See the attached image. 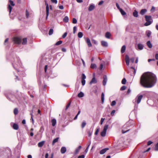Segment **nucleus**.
<instances>
[{"mask_svg": "<svg viewBox=\"0 0 158 158\" xmlns=\"http://www.w3.org/2000/svg\"><path fill=\"white\" fill-rule=\"evenodd\" d=\"M157 80L156 77L154 74L151 73H145L141 77L140 84L144 87L151 88L155 85Z\"/></svg>", "mask_w": 158, "mask_h": 158, "instance_id": "nucleus-1", "label": "nucleus"}, {"mask_svg": "<svg viewBox=\"0 0 158 158\" xmlns=\"http://www.w3.org/2000/svg\"><path fill=\"white\" fill-rule=\"evenodd\" d=\"M145 18L146 22L145 23L144 25L148 26L150 25L152 22L151 16H150L145 15Z\"/></svg>", "mask_w": 158, "mask_h": 158, "instance_id": "nucleus-2", "label": "nucleus"}, {"mask_svg": "<svg viewBox=\"0 0 158 158\" xmlns=\"http://www.w3.org/2000/svg\"><path fill=\"white\" fill-rule=\"evenodd\" d=\"M16 60L12 64L13 67L15 69L20 65V61L19 58H17Z\"/></svg>", "mask_w": 158, "mask_h": 158, "instance_id": "nucleus-3", "label": "nucleus"}, {"mask_svg": "<svg viewBox=\"0 0 158 158\" xmlns=\"http://www.w3.org/2000/svg\"><path fill=\"white\" fill-rule=\"evenodd\" d=\"M109 125H106L104 128L103 131L101 132V135L102 137L105 136L106 132V131L108 128Z\"/></svg>", "mask_w": 158, "mask_h": 158, "instance_id": "nucleus-4", "label": "nucleus"}, {"mask_svg": "<svg viewBox=\"0 0 158 158\" xmlns=\"http://www.w3.org/2000/svg\"><path fill=\"white\" fill-rule=\"evenodd\" d=\"M143 97V95L138 94L135 99V102H136L137 104L140 103Z\"/></svg>", "mask_w": 158, "mask_h": 158, "instance_id": "nucleus-5", "label": "nucleus"}, {"mask_svg": "<svg viewBox=\"0 0 158 158\" xmlns=\"http://www.w3.org/2000/svg\"><path fill=\"white\" fill-rule=\"evenodd\" d=\"M9 2H10V4H9L8 8L9 9V13H10L11 12L12 9V8L11 6H10V5L13 6H15V4L11 0H9Z\"/></svg>", "mask_w": 158, "mask_h": 158, "instance_id": "nucleus-6", "label": "nucleus"}, {"mask_svg": "<svg viewBox=\"0 0 158 158\" xmlns=\"http://www.w3.org/2000/svg\"><path fill=\"white\" fill-rule=\"evenodd\" d=\"M13 41L15 44H19L21 42V39L19 37H15Z\"/></svg>", "mask_w": 158, "mask_h": 158, "instance_id": "nucleus-7", "label": "nucleus"}, {"mask_svg": "<svg viewBox=\"0 0 158 158\" xmlns=\"http://www.w3.org/2000/svg\"><path fill=\"white\" fill-rule=\"evenodd\" d=\"M93 77L91 81H90L89 84H95L97 82V81L95 77V74L94 73L93 74Z\"/></svg>", "mask_w": 158, "mask_h": 158, "instance_id": "nucleus-8", "label": "nucleus"}, {"mask_svg": "<svg viewBox=\"0 0 158 158\" xmlns=\"http://www.w3.org/2000/svg\"><path fill=\"white\" fill-rule=\"evenodd\" d=\"M45 5H46V19H47L48 16L49 15V6H48V3H47L46 2L45 3Z\"/></svg>", "mask_w": 158, "mask_h": 158, "instance_id": "nucleus-9", "label": "nucleus"}, {"mask_svg": "<svg viewBox=\"0 0 158 158\" xmlns=\"http://www.w3.org/2000/svg\"><path fill=\"white\" fill-rule=\"evenodd\" d=\"M86 41L87 44L88 46L89 47L92 46V44L91 43L90 39L88 38H86Z\"/></svg>", "mask_w": 158, "mask_h": 158, "instance_id": "nucleus-10", "label": "nucleus"}, {"mask_svg": "<svg viewBox=\"0 0 158 158\" xmlns=\"http://www.w3.org/2000/svg\"><path fill=\"white\" fill-rule=\"evenodd\" d=\"M107 81V79L106 76V75L104 76L103 81V85L105 86L106 85Z\"/></svg>", "mask_w": 158, "mask_h": 158, "instance_id": "nucleus-11", "label": "nucleus"}, {"mask_svg": "<svg viewBox=\"0 0 158 158\" xmlns=\"http://www.w3.org/2000/svg\"><path fill=\"white\" fill-rule=\"evenodd\" d=\"M125 61L127 65H129V58L127 55L125 56Z\"/></svg>", "mask_w": 158, "mask_h": 158, "instance_id": "nucleus-12", "label": "nucleus"}, {"mask_svg": "<svg viewBox=\"0 0 158 158\" xmlns=\"http://www.w3.org/2000/svg\"><path fill=\"white\" fill-rule=\"evenodd\" d=\"M102 45L104 47H107L108 44L107 43L104 41H102L101 42Z\"/></svg>", "mask_w": 158, "mask_h": 158, "instance_id": "nucleus-13", "label": "nucleus"}, {"mask_svg": "<svg viewBox=\"0 0 158 158\" xmlns=\"http://www.w3.org/2000/svg\"><path fill=\"white\" fill-rule=\"evenodd\" d=\"M95 8V6L94 5V4H92L90 5L89 6V8H88V10L89 11H91L92 10Z\"/></svg>", "mask_w": 158, "mask_h": 158, "instance_id": "nucleus-14", "label": "nucleus"}, {"mask_svg": "<svg viewBox=\"0 0 158 158\" xmlns=\"http://www.w3.org/2000/svg\"><path fill=\"white\" fill-rule=\"evenodd\" d=\"M137 46L139 49L140 50H142L143 48V45L141 44H138Z\"/></svg>", "mask_w": 158, "mask_h": 158, "instance_id": "nucleus-15", "label": "nucleus"}, {"mask_svg": "<svg viewBox=\"0 0 158 158\" xmlns=\"http://www.w3.org/2000/svg\"><path fill=\"white\" fill-rule=\"evenodd\" d=\"M109 149L108 148H106L100 151V154H104Z\"/></svg>", "mask_w": 158, "mask_h": 158, "instance_id": "nucleus-16", "label": "nucleus"}, {"mask_svg": "<svg viewBox=\"0 0 158 158\" xmlns=\"http://www.w3.org/2000/svg\"><path fill=\"white\" fill-rule=\"evenodd\" d=\"M81 148V146H79L77 148H76L75 150V154H77L80 151Z\"/></svg>", "mask_w": 158, "mask_h": 158, "instance_id": "nucleus-17", "label": "nucleus"}, {"mask_svg": "<svg viewBox=\"0 0 158 158\" xmlns=\"http://www.w3.org/2000/svg\"><path fill=\"white\" fill-rule=\"evenodd\" d=\"M147 11V10L145 9H142L141 10L140 14L143 15H144Z\"/></svg>", "mask_w": 158, "mask_h": 158, "instance_id": "nucleus-18", "label": "nucleus"}, {"mask_svg": "<svg viewBox=\"0 0 158 158\" xmlns=\"http://www.w3.org/2000/svg\"><path fill=\"white\" fill-rule=\"evenodd\" d=\"M66 151V149L65 147H62L60 150L62 154L64 153Z\"/></svg>", "mask_w": 158, "mask_h": 158, "instance_id": "nucleus-19", "label": "nucleus"}, {"mask_svg": "<svg viewBox=\"0 0 158 158\" xmlns=\"http://www.w3.org/2000/svg\"><path fill=\"white\" fill-rule=\"evenodd\" d=\"M147 45L149 48H151L152 47V45L150 41H148L147 42Z\"/></svg>", "mask_w": 158, "mask_h": 158, "instance_id": "nucleus-20", "label": "nucleus"}, {"mask_svg": "<svg viewBox=\"0 0 158 158\" xmlns=\"http://www.w3.org/2000/svg\"><path fill=\"white\" fill-rule=\"evenodd\" d=\"M133 15L135 17H138V12L136 10H135L133 12Z\"/></svg>", "mask_w": 158, "mask_h": 158, "instance_id": "nucleus-21", "label": "nucleus"}, {"mask_svg": "<svg viewBox=\"0 0 158 158\" xmlns=\"http://www.w3.org/2000/svg\"><path fill=\"white\" fill-rule=\"evenodd\" d=\"M13 127L14 129L16 130H18L19 128L18 125L16 123L13 124Z\"/></svg>", "mask_w": 158, "mask_h": 158, "instance_id": "nucleus-22", "label": "nucleus"}, {"mask_svg": "<svg viewBox=\"0 0 158 158\" xmlns=\"http://www.w3.org/2000/svg\"><path fill=\"white\" fill-rule=\"evenodd\" d=\"M44 141H42L39 143H38V147H42L44 144Z\"/></svg>", "mask_w": 158, "mask_h": 158, "instance_id": "nucleus-23", "label": "nucleus"}, {"mask_svg": "<svg viewBox=\"0 0 158 158\" xmlns=\"http://www.w3.org/2000/svg\"><path fill=\"white\" fill-rule=\"evenodd\" d=\"M111 36L110 33L109 32H107L105 34V37L106 38L109 39Z\"/></svg>", "mask_w": 158, "mask_h": 158, "instance_id": "nucleus-24", "label": "nucleus"}, {"mask_svg": "<svg viewBox=\"0 0 158 158\" xmlns=\"http://www.w3.org/2000/svg\"><path fill=\"white\" fill-rule=\"evenodd\" d=\"M52 125L53 126H54L56 124V120L55 119H53L52 120Z\"/></svg>", "mask_w": 158, "mask_h": 158, "instance_id": "nucleus-25", "label": "nucleus"}, {"mask_svg": "<svg viewBox=\"0 0 158 158\" xmlns=\"http://www.w3.org/2000/svg\"><path fill=\"white\" fill-rule=\"evenodd\" d=\"M101 99L102 103H103L104 101V94L103 93H102L101 95Z\"/></svg>", "mask_w": 158, "mask_h": 158, "instance_id": "nucleus-26", "label": "nucleus"}, {"mask_svg": "<svg viewBox=\"0 0 158 158\" xmlns=\"http://www.w3.org/2000/svg\"><path fill=\"white\" fill-rule=\"evenodd\" d=\"M27 43V39L26 38H24L23 40V42L22 44L23 45L26 44Z\"/></svg>", "mask_w": 158, "mask_h": 158, "instance_id": "nucleus-27", "label": "nucleus"}, {"mask_svg": "<svg viewBox=\"0 0 158 158\" xmlns=\"http://www.w3.org/2000/svg\"><path fill=\"white\" fill-rule=\"evenodd\" d=\"M69 19L68 17L67 16H66L64 17L63 20L64 22L67 23L69 21Z\"/></svg>", "mask_w": 158, "mask_h": 158, "instance_id": "nucleus-28", "label": "nucleus"}, {"mask_svg": "<svg viewBox=\"0 0 158 158\" xmlns=\"http://www.w3.org/2000/svg\"><path fill=\"white\" fill-rule=\"evenodd\" d=\"M126 49V46L125 45H123L121 48V52L122 53H124Z\"/></svg>", "mask_w": 158, "mask_h": 158, "instance_id": "nucleus-29", "label": "nucleus"}, {"mask_svg": "<svg viewBox=\"0 0 158 158\" xmlns=\"http://www.w3.org/2000/svg\"><path fill=\"white\" fill-rule=\"evenodd\" d=\"M59 139V138L57 137V138H56V139H53V140L52 141V145H54L55 143L58 142Z\"/></svg>", "mask_w": 158, "mask_h": 158, "instance_id": "nucleus-30", "label": "nucleus"}, {"mask_svg": "<svg viewBox=\"0 0 158 158\" xmlns=\"http://www.w3.org/2000/svg\"><path fill=\"white\" fill-rule=\"evenodd\" d=\"M146 34L147 36L149 37L150 35L151 34V32L150 31H146Z\"/></svg>", "mask_w": 158, "mask_h": 158, "instance_id": "nucleus-31", "label": "nucleus"}, {"mask_svg": "<svg viewBox=\"0 0 158 158\" xmlns=\"http://www.w3.org/2000/svg\"><path fill=\"white\" fill-rule=\"evenodd\" d=\"M78 97L79 98H81L83 97L84 94L82 92H81L78 94Z\"/></svg>", "mask_w": 158, "mask_h": 158, "instance_id": "nucleus-32", "label": "nucleus"}, {"mask_svg": "<svg viewBox=\"0 0 158 158\" xmlns=\"http://www.w3.org/2000/svg\"><path fill=\"white\" fill-rule=\"evenodd\" d=\"M77 35H78V37L79 38H81L83 36V33L82 32H78V33Z\"/></svg>", "mask_w": 158, "mask_h": 158, "instance_id": "nucleus-33", "label": "nucleus"}, {"mask_svg": "<svg viewBox=\"0 0 158 158\" xmlns=\"http://www.w3.org/2000/svg\"><path fill=\"white\" fill-rule=\"evenodd\" d=\"M119 11L123 15H126V13L122 9H120Z\"/></svg>", "mask_w": 158, "mask_h": 158, "instance_id": "nucleus-34", "label": "nucleus"}, {"mask_svg": "<svg viewBox=\"0 0 158 158\" xmlns=\"http://www.w3.org/2000/svg\"><path fill=\"white\" fill-rule=\"evenodd\" d=\"M86 125V123L85 121H84L82 122V124H81V127L82 128H83Z\"/></svg>", "mask_w": 158, "mask_h": 158, "instance_id": "nucleus-35", "label": "nucleus"}, {"mask_svg": "<svg viewBox=\"0 0 158 158\" xmlns=\"http://www.w3.org/2000/svg\"><path fill=\"white\" fill-rule=\"evenodd\" d=\"M91 68L92 69H94L96 68V65L94 64H92L90 66Z\"/></svg>", "mask_w": 158, "mask_h": 158, "instance_id": "nucleus-36", "label": "nucleus"}, {"mask_svg": "<svg viewBox=\"0 0 158 158\" xmlns=\"http://www.w3.org/2000/svg\"><path fill=\"white\" fill-rule=\"evenodd\" d=\"M14 114L15 115H16L18 113V109L17 108L14 109Z\"/></svg>", "mask_w": 158, "mask_h": 158, "instance_id": "nucleus-37", "label": "nucleus"}, {"mask_svg": "<svg viewBox=\"0 0 158 158\" xmlns=\"http://www.w3.org/2000/svg\"><path fill=\"white\" fill-rule=\"evenodd\" d=\"M62 43V40H60L57 42L56 44L55 45H60Z\"/></svg>", "mask_w": 158, "mask_h": 158, "instance_id": "nucleus-38", "label": "nucleus"}, {"mask_svg": "<svg viewBox=\"0 0 158 158\" xmlns=\"http://www.w3.org/2000/svg\"><path fill=\"white\" fill-rule=\"evenodd\" d=\"M53 29H50L49 30V35H52L53 33Z\"/></svg>", "mask_w": 158, "mask_h": 158, "instance_id": "nucleus-39", "label": "nucleus"}, {"mask_svg": "<svg viewBox=\"0 0 158 158\" xmlns=\"http://www.w3.org/2000/svg\"><path fill=\"white\" fill-rule=\"evenodd\" d=\"M126 80L125 78H124L123 79L122 81V83L123 84H125L126 82Z\"/></svg>", "mask_w": 158, "mask_h": 158, "instance_id": "nucleus-40", "label": "nucleus"}, {"mask_svg": "<svg viewBox=\"0 0 158 158\" xmlns=\"http://www.w3.org/2000/svg\"><path fill=\"white\" fill-rule=\"evenodd\" d=\"M77 21L75 18H73V19L72 23H74V24L76 23H77Z\"/></svg>", "mask_w": 158, "mask_h": 158, "instance_id": "nucleus-41", "label": "nucleus"}, {"mask_svg": "<svg viewBox=\"0 0 158 158\" xmlns=\"http://www.w3.org/2000/svg\"><path fill=\"white\" fill-rule=\"evenodd\" d=\"M126 87L124 85L122 86L120 88L121 90H125L126 89Z\"/></svg>", "mask_w": 158, "mask_h": 158, "instance_id": "nucleus-42", "label": "nucleus"}, {"mask_svg": "<svg viewBox=\"0 0 158 158\" xmlns=\"http://www.w3.org/2000/svg\"><path fill=\"white\" fill-rule=\"evenodd\" d=\"M116 104V102L115 101H113L111 104V106H114Z\"/></svg>", "mask_w": 158, "mask_h": 158, "instance_id": "nucleus-43", "label": "nucleus"}, {"mask_svg": "<svg viewBox=\"0 0 158 158\" xmlns=\"http://www.w3.org/2000/svg\"><path fill=\"white\" fill-rule=\"evenodd\" d=\"M86 77L85 75L83 73L82 74V80H85L86 78Z\"/></svg>", "mask_w": 158, "mask_h": 158, "instance_id": "nucleus-44", "label": "nucleus"}, {"mask_svg": "<svg viewBox=\"0 0 158 158\" xmlns=\"http://www.w3.org/2000/svg\"><path fill=\"white\" fill-rule=\"evenodd\" d=\"M26 17L27 18H28L29 16V13L27 10H26Z\"/></svg>", "mask_w": 158, "mask_h": 158, "instance_id": "nucleus-45", "label": "nucleus"}, {"mask_svg": "<svg viewBox=\"0 0 158 158\" xmlns=\"http://www.w3.org/2000/svg\"><path fill=\"white\" fill-rule=\"evenodd\" d=\"M67 32H65L62 36L63 38H64L67 36Z\"/></svg>", "mask_w": 158, "mask_h": 158, "instance_id": "nucleus-46", "label": "nucleus"}, {"mask_svg": "<svg viewBox=\"0 0 158 158\" xmlns=\"http://www.w3.org/2000/svg\"><path fill=\"white\" fill-rule=\"evenodd\" d=\"M85 83V80H81V83L82 85L84 86Z\"/></svg>", "mask_w": 158, "mask_h": 158, "instance_id": "nucleus-47", "label": "nucleus"}, {"mask_svg": "<svg viewBox=\"0 0 158 158\" xmlns=\"http://www.w3.org/2000/svg\"><path fill=\"white\" fill-rule=\"evenodd\" d=\"M116 5L117 8L119 10H120V9H122L120 7V6H119V4H118V3H116Z\"/></svg>", "mask_w": 158, "mask_h": 158, "instance_id": "nucleus-48", "label": "nucleus"}, {"mask_svg": "<svg viewBox=\"0 0 158 158\" xmlns=\"http://www.w3.org/2000/svg\"><path fill=\"white\" fill-rule=\"evenodd\" d=\"M155 150L156 151H158V143L156 145Z\"/></svg>", "mask_w": 158, "mask_h": 158, "instance_id": "nucleus-49", "label": "nucleus"}, {"mask_svg": "<svg viewBox=\"0 0 158 158\" xmlns=\"http://www.w3.org/2000/svg\"><path fill=\"white\" fill-rule=\"evenodd\" d=\"M105 120V118H102L101 119V121H100V124L101 125H102L104 121V120Z\"/></svg>", "mask_w": 158, "mask_h": 158, "instance_id": "nucleus-50", "label": "nucleus"}, {"mask_svg": "<svg viewBox=\"0 0 158 158\" xmlns=\"http://www.w3.org/2000/svg\"><path fill=\"white\" fill-rule=\"evenodd\" d=\"M77 30V27L76 26H74L73 28V33H75Z\"/></svg>", "mask_w": 158, "mask_h": 158, "instance_id": "nucleus-51", "label": "nucleus"}, {"mask_svg": "<svg viewBox=\"0 0 158 158\" xmlns=\"http://www.w3.org/2000/svg\"><path fill=\"white\" fill-rule=\"evenodd\" d=\"M99 131V129H98V128L96 130L95 133V135H97L98 134Z\"/></svg>", "mask_w": 158, "mask_h": 158, "instance_id": "nucleus-52", "label": "nucleus"}, {"mask_svg": "<svg viewBox=\"0 0 158 158\" xmlns=\"http://www.w3.org/2000/svg\"><path fill=\"white\" fill-rule=\"evenodd\" d=\"M115 112V110H113L111 111V113H110V114H111V115L113 116L114 115Z\"/></svg>", "mask_w": 158, "mask_h": 158, "instance_id": "nucleus-53", "label": "nucleus"}, {"mask_svg": "<svg viewBox=\"0 0 158 158\" xmlns=\"http://www.w3.org/2000/svg\"><path fill=\"white\" fill-rule=\"evenodd\" d=\"M71 104V102H70L67 105L66 107V110H67L68 109V108L70 106Z\"/></svg>", "mask_w": 158, "mask_h": 158, "instance_id": "nucleus-54", "label": "nucleus"}, {"mask_svg": "<svg viewBox=\"0 0 158 158\" xmlns=\"http://www.w3.org/2000/svg\"><path fill=\"white\" fill-rule=\"evenodd\" d=\"M51 1L52 3L55 4H56L57 2V0H51Z\"/></svg>", "mask_w": 158, "mask_h": 158, "instance_id": "nucleus-55", "label": "nucleus"}, {"mask_svg": "<svg viewBox=\"0 0 158 158\" xmlns=\"http://www.w3.org/2000/svg\"><path fill=\"white\" fill-rule=\"evenodd\" d=\"M92 43H94V44H97V41H96L95 40H92Z\"/></svg>", "mask_w": 158, "mask_h": 158, "instance_id": "nucleus-56", "label": "nucleus"}, {"mask_svg": "<svg viewBox=\"0 0 158 158\" xmlns=\"http://www.w3.org/2000/svg\"><path fill=\"white\" fill-rule=\"evenodd\" d=\"M152 141H149L148 142L147 145H151V144H152Z\"/></svg>", "mask_w": 158, "mask_h": 158, "instance_id": "nucleus-57", "label": "nucleus"}, {"mask_svg": "<svg viewBox=\"0 0 158 158\" xmlns=\"http://www.w3.org/2000/svg\"><path fill=\"white\" fill-rule=\"evenodd\" d=\"M134 60H135V59H134V58H133V57L131 58L130 59L132 63H134Z\"/></svg>", "mask_w": 158, "mask_h": 158, "instance_id": "nucleus-58", "label": "nucleus"}, {"mask_svg": "<svg viewBox=\"0 0 158 158\" xmlns=\"http://www.w3.org/2000/svg\"><path fill=\"white\" fill-rule=\"evenodd\" d=\"M129 129H128V130H127V131H124V130H122V133H123V134H124L127 132H128V131H129Z\"/></svg>", "mask_w": 158, "mask_h": 158, "instance_id": "nucleus-59", "label": "nucleus"}, {"mask_svg": "<svg viewBox=\"0 0 158 158\" xmlns=\"http://www.w3.org/2000/svg\"><path fill=\"white\" fill-rule=\"evenodd\" d=\"M103 67V64H101L100 65V70H102V69Z\"/></svg>", "mask_w": 158, "mask_h": 158, "instance_id": "nucleus-60", "label": "nucleus"}, {"mask_svg": "<svg viewBox=\"0 0 158 158\" xmlns=\"http://www.w3.org/2000/svg\"><path fill=\"white\" fill-rule=\"evenodd\" d=\"M92 132H90V131H89L88 132V136H91L92 134Z\"/></svg>", "mask_w": 158, "mask_h": 158, "instance_id": "nucleus-61", "label": "nucleus"}, {"mask_svg": "<svg viewBox=\"0 0 158 158\" xmlns=\"http://www.w3.org/2000/svg\"><path fill=\"white\" fill-rule=\"evenodd\" d=\"M85 156L84 155H82L81 156H78V158H84Z\"/></svg>", "mask_w": 158, "mask_h": 158, "instance_id": "nucleus-62", "label": "nucleus"}, {"mask_svg": "<svg viewBox=\"0 0 158 158\" xmlns=\"http://www.w3.org/2000/svg\"><path fill=\"white\" fill-rule=\"evenodd\" d=\"M104 2L103 1H101L99 2L98 3V5H102Z\"/></svg>", "mask_w": 158, "mask_h": 158, "instance_id": "nucleus-63", "label": "nucleus"}, {"mask_svg": "<svg viewBox=\"0 0 158 158\" xmlns=\"http://www.w3.org/2000/svg\"><path fill=\"white\" fill-rule=\"evenodd\" d=\"M155 58L156 60H158V53L156 54L155 55Z\"/></svg>", "mask_w": 158, "mask_h": 158, "instance_id": "nucleus-64", "label": "nucleus"}]
</instances>
